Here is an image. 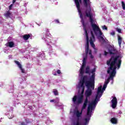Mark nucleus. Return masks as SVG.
I'll use <instances>...</instances> for the list:
<instances>
[{
	"instance_id": "6ab92c4d",
	"label": "nucleus",
	"mask_w": 125,
	"mask_h": 125,
	"mask_svg": "<svg viewBox=\"0 0 125 125\" xmlns=\"http://www.w3.org/2000/svg\"><path fill=\"white\" fill-rule=\"evenodd\" d=\"M31 37V34H25L23 36L22 38L24 41H28L29 38Z\"/></svg>"
},
{
	"instance_id": "1a4fd4ad",
	"label": "nucleus",
	"mask_w": 125,
	"mask_h": 125,
	"mask_svg": "<svg viewBox=\"0 0 125 125\" xmlns=\"http://www.w3.org/2000/svg\"><path fill=\"white\" fill-rule=\"evenodd\" d=\"M80 18L81 19V23L83 26V29L85 32L86 38L88 39V33H87V30H86V25H85V24H84V20H83V15H81Z\"/></svg>"
},
{
	"instance_id": "a211bd4d",
	"label": "nucleus",
	"mask_w": 125,
	"mask_h": 125,
	"mask_svg": "<svg viewBox=\"0 0 125 125\" xmlns=\"http://www.w3.org/2000/svg\"><path fill=\"white\" fill-rule=\"evenodd\" d=\"M115 51H116V49H115L114 47H111L110 49L108 50V52L111 55H114L115 53H113V52Z\"/></svg>"
},
{
	"instance_id": "f257e3e1",
	"label": "nucleus",
	"mask_w": 125,
	"mask_h": 125,
	"mask_svg": "<svg viewBox=\"0 0 125 125\" xmlns=\"http://www.w3.org/2000/svg\"><path fill=\"white\" fill-rule=\"evenodd\" d=\"M120 57L119 56H112L111 57L106 61V64L109 66L108 70L107 71V74H110L108 80H113L114 77L116 76L117 71V67L118 69L121 68V65H122V60H118ZM110 71L112 72H110Z\"/></svg>"
},
{
	"instance_id": "7ed1b4c3",
	"label": "nucleus",
	"mask_w": 125,
	"mask_h": 125,
	"mask_svg": "<svg viewBox=\"0 0 125 125\" xmlns=\"http://www.w3.org/2000/svg\"><path fill=\"white\" fill-rule=\"evenodd\" d=\"M103 92L104 91L102 90V86L98 87L97 94L94 100L92 101L88 105L87 108V115H89L90 116V110L92 111L93 109L95 108V105L98 103V101L100 100V97L102 96V94H100V93H103ZM92 111H91V112H92Z\"/></svg>"
},
{
	"instance_id": "9b49d317",
	"label": "nucleus",
	"mask_w": 125,
	"mask_h": 125,
	"mask_svg": "<svg viewBox=\"0 0 125 125\" xmlns=\"http://www.w3.org/2000/svg\"><path fill=\"white\" fill-rule=\"evenodd\" d=\"M44 31L45 32L43 34L42 39H43V40H46V39H49V38H51V35L49 34L48 29H46Z\"/></svg>"
},
{
	"instance_id": "a18cd8bd",
	"label": "nucleus",
	"mask_w": 125,
	"mask_h": 125,
	"mask_svg": "<svg viewBox=\"0 0 125 125\" xmlns=\"http://www.w3.org/2000/svg\"><path fill=\"white\" fill-rule=\"evenodd\" d=\"M90 55V58H91V59H93V58H94L93 55H92V54Z\"/></svg>"
},
{
	"instance_id": "49530a36",
	"label": "nucleus",
	"mask_w": 125,
	"mask_h": 125,
	"mask_svg": "<svg viewBox=\"0 0 125 125\" xmlns=\"http://www.w3.org/2000/svg\"><path fill=\"white\" fill-rule=\"evenodd\" d=\"M55 100H50V102L52 103V102H55Z\"/></svg>"
},
{
	"instance_id": "cd10ccee",
	"label": "nucleus",
	"mask_w": 125,
	"mask_h": 125,
	"mask_svg": "<svg viewBox=\"0 0 125 125\" xmlns=\"http://www.w3.org/2000/svg\"><path fill=\"white\" fill-rule=\"evenodd\" d=\"M54 94L57 96V95H58V91L57 90H56V89H54L53 91Z\"/></svg>"
},
{
	"instance_id": "c03bdc74",
	"label": "nucleus",
	"mask_w": 125,
	"mask_h": 125,
	"mask_svg": "<svg viewBox=\"0 0 125 125\" xmlns=\"http://www.w3.org/2000/svg\"><path fill=\"white\" fill-rule=\"evenodd\" d=\"M108 55V52H106V51H104V55L106 56V55Z\"/></svg>"
},
{
	"instance_id": "5701e85b",
	"label": "nucleus",
	"mask_w": 125,
	"mask_h": 125,
	"mask_svg": "<svg viewBox=\"0 0 125 125\" xmlns=\"http://www.w3.org/2000/svg\"><path fill=\"white\" fill-rule=\"evenodd\" d=\"M87 80H88V77H87V75H85L83 77L82 81H83V82H84L85 83H86V82H90V80L87 81Z\"/></svg>"
},
{
	"instance_id": "0eeeda50",
	"label": "nucleus",
	"mask_w": 125,
	"mask_h": 125,
	"mask_svg": "<svg viewBox=\"0 0 125 125\" xmlns=\"http://www.w3.org/2000/svg\"><path fill=\"white\" fill-rule=\"evenodd\" d=\"M85 52L86 55H87V54H88V52H89V55H91V54H92V52L91 50H89V40L88 39H88L86 38V46L85 48Z\"/></svg>"
},
{
	"instance_id": "72a5a7b5",
	"label": "nucleus",
	"mask_w": 125,
	"mask_h": 125,
	"mask_svg": "<svg viewBox=\"0 0 125 125\" xmlns=\"http://www.w3.org/2000/svg\"><path fill=\"white\" fill-rule=\"evenodd\" d=\"M116 31H117V32H118V33H120V34H121L122 33V29H120V28H116Z\"/></svg>"
},
{
	"instance_id": "37998d69",
	"label": "nucleus",
	"mask_w": 125,
	"mask_h": 125,
	"mask_svg": "<svg viewBox=\"0 0 125 125\" xmlns=\"http://www.w3.org/2000/svg\"><path fill=\"white\" fill-rule=\"evenodd\" d=\"M80 86H81V87H82V88H85L84 84L81 85Z\"/></svg>"
},
{
	"instance_id": "f704fd0d",
	"label": "nucleus",
	"mask_w": 125,
	"mask_h": 125,
	"mask_svg": "<svg viewBox=\"0 0 125 125\" xmlns=\"http://www.w3.org/2000/svg\"><path fill=\"white\" fill-rule=\"evenodd\" d=\"M109 82H110V79L108 78L107 80L105 81L104 84H106L107 85V84L109 83Z\"/></svg>"
},
{
	"instance_id": "e433bc0d",
	"label": "nucleus",
	"mask_w": 125,
	"mask_h": 125,
	"mask_svg": "<svg viewBox=\"0 0 125 125\" xmlns=\"http://www.w3.org/2000/svg\"><path fill=\"white\" fill-rule=\"evenodd\" d=\"M103 30H107L108 27H107V26L104 25V26H103Z\"/></svg>"
},
{
	"instance_id": "393cba45",
	"label": "nucleus",
	"mask_w": 125,
	"mask_h": 125,
	"mask_svg": "<svg viewBox=\"0 0 125 125\" xmlns=\"http://www.w3.org/2000/svg\"><path fill=\"white\" fill-rule=\"evenodd\" d=\"M84 73V68L81 67L80 70V74L81 76H83Z\"/></svg>"
},
{
	"instance_id": "c85d7f7f",
	"label": "nucleus",
	"mask_w": 125,
	"mask_h": 125,
	"mask_svg": "<svg viewBox=\"0 0 125 125\" xmlns=\"http://www.w3.org/2000/svg\"><path fill=\"white\" fill-rule=\"evenodd\" d=\"M74 1L76 5V6H77V1L78 2V3H79V4H80V3H82V0H74Z\"/></svg>"
},
{
	"instance_id": "5fc2aeb1",
	"label": "nucleus",
	"mask_w": 125,
	"mask_h": 125,
	"mask_svg": "<svg viewBox=\"0 0 125 125\" xmlns=\"http://www.w3.org/2000/svg\"><path fill=\"white\" fill-rule=\"evenodd\" d=\"M0 9H1V8H0Z\"/></svg>"
},
{
	"instance_id": "b1692460",
	"label": "nucleus",
	"mask_w": 125,
	"mask_h": 125,
	"mask_svg": "<svg viewBox=\"0 0 125 125\" xmlns=\"http://www.w3.org/2000/svg\"><path fill=\"white\" fill-rule=\"evenodd\" d=\"M75 114H76L77 118H80V117H81V116H82V114H83V112L81 111V112H80V111L79 110H77L75 112Z\"/></svg>"
},
{
	"instance_id": "f03ea898",
	"label": "nucleus",
	"mask_w": 125,
	"mask_h": 125,
	"mask_svg": "<svg viewBox=\"0 0 125 125\" xmlns=\"http://www.w3.org/2000/svg\"><path fill=\"white\" fill-rule=\"evenodd\" d=\"M86 16L89 18V21L95 35L96 36H99V40H100L104 42H105V39H104V38L102 36V35H103V33H102V31H101V29H100L99 26H97V24H95L94 20L93 18V16L90 11L88 13H86Z\"/></svg>"
},
{
	"instance_id": "c756f323",
	"label": "nucleus",
	"mask_w": 125,
	"mask_h": 125,
	"mask_svg": "<svg viewBox=\"0 0 125 125\" xmlns=\"http://www.w3.org/2000/svg\"><path fill=\"white\" fill-rule=\"evenodd\" d=\"M85 65H86V62H83L81 68H83L84 69V67H85Z\"/></svg>"
},
{
	"instance_id": "4468645a",
	"label": "nucleus",
	"mask_w": 125,
	"mask_h": 125,
	"mask_svg": "<svg viewBox=\"0 0 125 125\" xmlns=\"http://www.w3.org/2000/svg\"><path fill=\"white\" fill-rule=\"evenodd\" d=\"M87 103H88V99L87 98H85L84 103L82 108V111H83V110H84V109L86 108V106H87Z\"/></svg>"
},
{
	"instance_id": "a878e982",
	"label": "nucleus",
	"mask_w": 125,
	"mask_h": 125,
	"mask_svg": "<svg viewBox=\"0 0 125 125\" xmlns=\"http://www.w3.org/2000/svg\"><path fill=\"white\" fill-rule=\"evenodd\" d=\"M96 69L94 68V69H93L91 70V73L92 74V75H91V76H92L93 75H94V80H95V73H95V72L96 71Z\"/></svg>"
},
{
	"instance_id": "58836bf2",
	"label": "nucleus",
	"mask_w": 125,
	"mask_h": 125,
	"mask_svg": "<svg viewBox=\"0 0 125 125\" xmlns=\"http://www.w3.org/2000/svg\"><path fill=\"white\" fill-rule=\"evenodd\" d=\"M12 6H13V4H11L9 7V10H11V8H12Z\"/></svg>"
},
{
	"instance_id": "ddd939ff",
	"label": "nucleus",
	"mask_w": 125,
	"mask_h": 125,
	"mask_svg": "<svg viewBox=\"0 0 125 125\" xmlns=\"http://www.w3.org/2000/svg\"><path fill=\"white\" fill-rule=\"evenodd\" d=\"M14 62L18 65L19 68L20 69L21 73H22L23 74H25V69H23L21 63H20V62H19L17 61H14Z\"/></svg>"
},
{
	"instance_id": "2f4dec72",
	"label": "nucleus",
	"mask_w": 125,
	"mask_h": 125,
	"mask_svg": "<svg viewBox=\"0 0 125 125\" xmlns=\"http://www.w3.org/2000/svg\"><path fill=\"white\" fill-rule=\"evenodd\" d=\"M106 87H107V85L106 84H104V86H103V91L105 90L106 89Z\"/></svg>"
},
{
	"instance_id": "dca6fc26",
	"label": "nucleus",
	"mask_w": 125,
	"mask_h": 125,
	"mask_svg": "<svg viewBox=\"0 0 125 125\" xmlns=\"http://www.w3.org/2000/svg\"><path fill=\"white\" fill-rule=\"evenodd\" d=\"M6 46L7 47H14V42H8L6 44H5Z\"/></svg>"
},
{
	"instance_id": "aec40b11",
	"label": "nucleus",
	"mask_w": 125,
	"mask_h": 125,
	"mask_svg": "<svg viewBox=\"0 0 125 125\" xmlns=\"http://www.w3.org/2000/svg\"><path fill=\"white\" fill-rule=\"evenodd\" d=\"M118 44H119L120 47H121V46L122 45V42H123V38L121 36H118Z\"/></svg>"
},
{
	"instance_id": "79ce46f5",
	"label": "nucleus",
	"mask_w": 125,
	"mask_h": 125,
	"mask_svg": "<svg viewBox=\"0 0 125 125\" xmlns=\"http://www.w3.org/2000/svg\"><path fill=\"white\" fill-rule=\"evenodd\" d=\"M57 73L58 74H61V71L59 69L57 70Z\"/></svg>"
},
{
	"instance_id": "6e6552de",
	"label": "nucleus",
	"mask_w": 125,
	"mask_h": 125,
	"mask_svg": "<svg viewBox=\"0 0 125 125\" xmlns=\"http://www.w3.org/2000/svg\"><path fill=\"white\" fill-rule=\"evenodd\" d=\"M95 41V37H94V35L93 34H92L91 37L90 38V45H91L92 47L94 49V52L95 53H97V49L95 48V44H94V43L93 42Z\"/></svg>"
},
{
	"instance_id": "39448f33",
	"label": "nucleus",
	"mask_w": 125,
	"mask_h": 125,
	"mask_svg": "<svg viewBox=\"0 0 125 125\" xmlns=\"http://www.w3.org/2000/svg\"><path fill=\"white\" fill-rule=\"evenodd\" d=\"M88 1L87 0H83V5L84 7L86 8V9L84 11V13H83V15H84L85 17H87V16H86V13H88L89 11L91 12V14H92V16L93 17L92 15V13L91 12V8L90 7V5L88 3H87Z\"/></svg>"
},
{
	"instance_id": "2eb2a0df",
	"label": "nucleus",
	"mask_w": 125,
	"mask_h": 125,
	"mask_svg": "<svg viewBox=\"0 0 125 125\" xmlns=\"http://www.w3.org/2000/svg\"><path fill=\"white\" fill-rule=\"evenodd\" d=\"M76 7L77 8V10H78V12L80 15V17H81V15H83V13H82V11L81 10V5H80V4L79 3V2L78 1H76Z\"/></svg>"
},
{
	"instance_id": "412c9836",
	"label": "nucleus",
	"mask_w": 125,
	"mask_h": 125,
	"mask_svg": "<svg viewBox=\"0 0 125 125\" xmlns=\"http://www.w3.org/2000/svg\"><path fill=\"white\" fill-rule=\"evenodd\" d=\"M10 15H11V13L9 11H7L6 13L4 14V16L7 19L10 18Z\"/></svg>"
},
{
	"instance_id": "864d4df0",
	"label": "nucleus",
	"mask_w": 125,
	"mask_h": 125,
	"mask_svg": "<svg viewBox=\"0 0 125 125\" xmlns=\"http://www.w3.org/2000/svg\"><path fill=\"white\" fill-rule=\"evenodd\" d=\"M87 1H88H88L89 0H87Z\"/></svg>"
},
{
	"instance_id": "c9c22d12",
	"label": "nucleus",
	"mask_w": 125,
	"mask_h": 125,
	"mask_svg": "<svg viewBox=\"0 0 125 125\" xmlns=\"http://www.w3.org/2000/svg\"><path fill=\"white\" fill-rule=\"evenodd\" d=\"M54 22H55V23H57L58 24L60 23V22L59 21V20H54Z\"/></svg>"
},
{
	"instance_id": "7c9ffc66",
	"label": "nucleus",
	"mask_w": 125,
	"mask_h": 125,
	"mask_svg": "<svg viewBox=\"0 0 125 125\" xmlns=\"http://www.w3.org/2000/svg\"><path fill=\"white\" fill-rule=\"evenodd\" d=\"M121 2H122V4L123 9H124V10H125V2H124L123 1H122Z\"/></svg>"
},
{
	"instance_id": "f8f14e48",
	"label": "nucleus",
	"mask_w": 125,
	"mask_h": 125,
	"mask_svg": "<svg viewBox=\"0 0 125 125\" xmlns=\"http://www.w3.org/2000/svg\"><path fill=\"white\" fill-rule=\"evenodd\" d=\"M111 107L113 109H116L117 107V104H118V100L116 97H114L113 99L111 100Z\"/></svg>"
},
{
	"instance_id": "f3484780",
	"label": "nucleus",
	"mask_w": 125,
	"mask_h": 125,
	"mask_svg": "<svg viewBox=\"0 0 125 125\" xmlns=\"http://www.w3.org/2000/svg\"><path fill=\"white\" fill-rule=\"evenodd\" d=\"M110 123L113 125H117L118 124V119L115 117L111 118L110 120Z\"/></svg>"
},
{
	"instance_id": "4c0bfd02",
	"label": "nucleus",
	"mask_w": 125,
	"mask_h": 125,
	"mask_svg": "<svg viewBox=\"0 0 125 125\" xmlns=\"http://www.w3.org/2000/svg\"><path fill=\"white\" fill-rule=\"evenodd\" d=\"M81 85H83L84 83H85V82L84 81H83V80L80 82Z\"/></svg>"
},
{
	"instance_id": "4be33fe9",
	"label": "nucleus",
	"mask_w": 125,
	"mask_h": 125,
	"mask_svg": "<svg viewBox=\"0 0 125 125\" xmlns=\"http://www.w3.org/2000/svg\"><path fill=\"white\" fill-rule=\"evenodd\" d=\"M85 73L86 74H89V75H90V67L89 66H87L85 68Z\"/></svg>"
},
{
	"instance_id": "bb28decb",
	"label": "nucleus",
	"mask_w": 125,
	"mask_h": 125,
	"mask_svg": "<svg viewBox=\"0 0 125 125\" xmlns=\"http://www.w3.org/2000/svg\"><path fill=\"white\" fill-rule=\"evenodd\" d=\"M77 99H78V96H74L72 100V101L74 102V103H76V102H77Z\"/></svg>"
},
{
	"instance_id": "09e8293b",
	"label": "nucleus",
	"mask_w": 125,
	"mask_h": 125,
	"mask_svg": "<svg viewBox=\"0 0 125 125\" xmlns=\"http://www.w3.org/2000/svg\"><path fill=\"white\" fill-rule=\"evenodd\" d=\"M16 2V0H13V3H15Z\"/></svg>"
},
{
	"instance_id": "3c124183",
	"label": "nucleus",
	"mask_w": 125,
	"mask_h": 125,
	"mask_svg": "<svg viewBox=\"0 0 125 125\" xmlns=\"http://www.w3.org/2000/svg\"><path fill=\"white\" fill-rule=\"evenodd\" d=\"M101 56H102V54H100V58H101Z\"/></svg>"
},
{
	"instance_id": "423d86ee",
	"label": "nucleus",
	"mask_w": 125,
	"mask_h": 125,
	"mask_svg": "<svg viewBox=\"0 0 125 125\" xmlns=\"http://www.w3.org/2000/svg\"><path fill=\"white\" fill-rule=\"evenodd\" d=\"M92 110V112H91V109H90V115H87V116H88L89 118H85L84 119V121H85V123H84L83 124V125H87V124H88L89 122V120H90V119L89 118H90L91 117V113H92V110ZM82 124L80 122V121H79V119L77 120V121H76V123L74 124V125H81Z\"/></svg>"
},
{
	"instance_id": "9d476101",
	"label": "nucleus",
	"mask_w": 125,
	"mask_h": 125,
	"mask_svg": "<svg viewBox=\"0 0 125 125\" xmlns=\"http://www.w3.org/2000/svg\"><path fill=\"white\" fill-rule=\"evenodd\" d=\"M84 88H82L81 93L78 98V101L77 102V104H81L83 103V93L84 92Z\"/></svg>"
},
{
	"instance_id": "20e7f679",
	"label": "nucleus",
	"mask_w": 125,
	"mask_h": 125,
	"mask_svg": "<svg viewBox=\"0 0 125 125\" xmlns=\"http://www.w3.org/2000/svg\"><path fill=\"white\" fill-rule=\"evenodd\" d=\"M85 86L87 89L85 92L86 98H88L92 94V89H94V75H93L90 77V81H86L85 83Z\"/></svg>"
},
{
	"instance_id": "ea45409f",
	"label": "nucleus",
	"mask_w": 125,
	"mask_h": 125,
	"mask_svg": "<svg viewBox=\"0 0 125 125\" xmlns=\"http://www.w3.org/2000/svg\"><path fill=\"white\" fill-rule=\"evenodd\" d=\"M110 35H111V36H115L116 35V33H115V32L113 31L110 33Z\"/></svg>"
},
{
	"instance_id": "473e14b6",
	"label": "nucleus",
	"mask_w": 125,
	"mask_h": 125,
	"mask_svg": "<svg viewBox=\"0 0 125 125\" xmlns=\"http://www.w3.org/2000/svg\"><path fill=\"white\" fill-rule=\"evenodd\" d=\"M26 124H31V123H32V121H30L29 119H27L26 120Z\"/></svg>"
},
{
	"instance_id": "8fccbe9b",
	"label": "nucleus",
	"mask_w": 125,
	"mask_h": 125,
	"mask_svg": "<svg viewBox=\"0 0 125 125\" xmlns=\"http://www.w3.org/2000/svg\"><path fill=\"white\" fill-rule=\"evenodd\" d=\"M13 117H14V116L13 115V116H12V117H9V119H12V118H13Z\"/></svg>"
},
{
	"instance_id": "de8ad7c7",
	"label": "nucleus",
	"mask_w": 125,
	"mask_h": 125,
	"mask_svg": "<svg viewBox=\"0 0 125 125\" xmlns=\"http://www.w3.org/2000/svg\"><path fill=\"white\" fill-rule=\"evenodd\" d=\"M21 125H26V124H25V122H23L21 123Z\"/></svg>"
},
{
	"instance_id": "a19ab883",
	"label": "nucleus",
	"mask_w": 125,
	"mask_h": 125,
	"mask_svg": "<svg viewBox=\"0 0 125 125\" xmlns=\"http://www.w3.org/2000/svg\"><path fill=\"white\" fill-rule=\"evenodd\" d=\"M86 60V58H84L83 61V62H86L85 61Z\"/></svg>"
},
{
	"instance_id": "603ef678",
	"label": "nucleus",
	"mask_w": 125,
	"mask_h": 125,
	"mask_svg": "<svg viewBox=\"0 0 125 125\" xmlns=\"http://www.w3.org/2000/svg\"><path fill=\"white\" fill-rule=\"evenodd\" d=\"M54 76H56V74H54Z\"/></svg>"
}]
</instances>
